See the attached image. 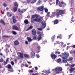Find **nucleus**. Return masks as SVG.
Returning a JSON list of instances; mask_svg holds the SVG:
<instances>
[{"mask_svg": "<svg viewBox=\"0 0 75 75\" xmlns=\"http://www.w3.org/2000/svg\"><path fill=\"white\" fill-rule=\"evenodd\" d=\"M44 10L45 13H47L48 12V9H47V8H45Z\"/></svg>", "mask_w": 75, "mask_h": 75, "instance_id": "nucleus-31", "label": "nucleus"}, {"mask_svg": "<svg viewBox=\"0 0 75 75\" xmlns=\"http://www.w3.org/2000/svg\"><path fill=\"white\" fill-rule=\"evenodd\" d=\"M36 57L37 58H40V56L38 55H36Z\"/></svg>", "mask_w": 75, "mask_h": 75, "instance_id": "nucleus-52", "label": "nucleus"}, {"mask_svg": "<svg viewBox=\"0 0 75 75\" xmlns=\"http://www.w3.org/2000/svg\"><path fill=\"white\" fill-rule=\"evenodd\" d=\"M75 65L74 64L71 65L70 66V68H73V67H74Z\"/></svg>", "mask_w": 75, "mask_h": 75, "instance_id": "nucleus-44", "label": "nucleus"}, {"mask_svg": "<svg viewBox=\"0 0 75 75\" xmlns=\"http://www.w3.org/2000/svg\"><path fill=\"white\" fill-rule=\"evenodd\" d=\"M12 28L13 30H17V31H18L19 29L18 28L16 25H13V26Z\"/></svg>", "mask_w": 75, "mask_h": 75, "instance_id": "nucleus-5", "label": "nucleus"}, {"mask_svg": "<svg viewBox=\"0 0 75 75\" xmlns=\"http://www.w3.org/2000/svg\"><path fill=\"white\" fill-rule=\"evenodd\" d=\"M37 0H33L30 3L31 4H33V3H35Z\"/></svg>", "mask_w": 75, "mask_h": 75, "instance_id": "nucleus-23", "label": "nucleus"}, {"mask_svg": "<svg viewBox=\"0 0 75 75\" xmlns=\"http://www.w3.org/2000/svg\"><path fill=\"white\" fill-rule=\"evenodd\" d=\"M34 71H33V70H30L29 71V73H33V72Z\"/></svg>", "mask_w": 75, "mask_h": 75, "instance_id": "nucleus-43", "label": "nucleus"}, {"mask_svg": "<svg viewBox=\"0 0 75 75\" xmlns=\"http://www.w3.org/2000/svg\"><path fill=\"white\" fill-rule=\"evenodd\" d=\"M42 27H43V28H45V27H46V23L45 22L42 21Z\"/></svg>", "mask_w": 75, "mask_h": 75, "instance_id": "nucleus-10", "label": "nucleus"}, {"mask_svg": "<svg viewBox=\"0 0 75 75\" xmlns=\"http://www.w3.org/2000/svg\"><path fill=\"white\" fill-rule=\"evenodd\" d=\"M59 22V21L58 19H56L53 21L54 24H57Z\"/></svg>", "mask_w": 75, "mask_h": 75, "instance_id": "nucleus-13", "label": "nucleus"}, {"mask_svg": "<svg viewBox=\"0 0 75 75\" xmlns=\"http://www.w3.org/2000/svg\"><path fill=\"white\" fill-rule=\"evenodd\" d=\"M30 1L31 0H27V3H31V2H30Z\"/></svg>", "mask_w": 75, "mask_h": 75, "instance_id": "nucleus-45", "label": "nucleus"}, {"mask_svg": "<svg viewBox=\"0 0 75 75\" xmlns=\"http://www.w3.org/2000/svg\"><path fill=\"white\" fill-rule=\"evenodd\" d=\"M38 30L39 31H42V28H38Z\"/></svg>", "mask_w": 75, "mask_h": 75, "instance_id": "nucleus-38", "label": "nucleus"}, {"mask_svg": "<svg viewBox=\"0 0 75 75\" xmlns=\"http://www.w3.org/2000/svg\"><path fill=\"white\" fill-rule=\"evenodd\" d=\"M58 2H59V0H56V5H57V4H58L59 7H62V4H61V3H60V2H59L58 3Z\"/></svg>", "mask_w": 75, "mask_h": 75, "instance_id": "nucleus-6", "label": "nucleus"}, {"mask_svg": "<svg viewBox=\"0 0 75 75\" xmlns=\"http://www.w3.org/2000/svg\"><path fill=\"white\" fill-rule=\"evenodd\" d=\"M50 12H48L47 14V17H49L50 16Z\"/></svg>", "mask_w": 75, "mask_h": 75, "instance_id": "nucleus-49", "label": "nucleus"}, {"mask_svg": "<svg viewBox=\"0 0 75 75\" xmlns=\"http://www.w3.org/2000/svg\"><path fill=\"white\" fill-rule=\"evenodd\" d=\"M2 37L3 38H9L10 37L8 35H3L2 36Z\"/></svg>", "mask_w": 75, "mask_h": 75, "instance_id": "nucleus-21", "label": "nucleus"}, {"mask_svg": "<svg viewBox=\"0 0 75 75\" xmlns=\"http://www.w3.org/2000/svg\"><path fill=\"white\" fill-rule=\"evenodd\" d=\"M56 14L55 12H53L51 15L52 17H55V15Z\"/></svg>", "mask_w": 75, "mask_h": 75, "instance_id": "nucleus-30", "label": "nucleus"}, {"mask_svg": "<svg viewBox=\"0 0 75 75\" xmlns=\"http://www.w3.org/2000/svg\"><path fill=\"white\" fill-rule=\"evenodd\" d=\"M73 60V58L72 57H69V59L67 60L68 61H72V60Z\"/></svg>", "mask_w": 75, "mask_h": 75, "instance_id": "nucleus-20", "label": "nucleus"}, {"mask_svg": "<svg viewBox=\"0 0 75 75\" xmlns=\"http://www.w3.org/2000/svg\"><path fill=\"white\" fill-rule=\"evenodd\" d=\"M40 32L39 31H38V32H37V34H40Z\"/></svg>", "mask_w": 75, "mask_h": 75, "instance_id": "nucleus-63", "label": "nucleus"}, {"mask_svg": "<svg viewBox=\"0 0 75 75\" xmlns=\"http://www.w3.org/2000/svg\"><path fill=\"white\" fill-rule=\"evenodd\" d=\"M35 70H38V67H35Z\"/></svg>", "mask_w": 75, "mask_h": 75, "instance_id": "nucleus-56", "label": "nucleus"}, {"mask_svg": "<svg viewBox=\"0 0 75 75\" xmlns=\"http://www.w3.org/2000/svg\"><path fill=\"white\" fill-rule=\"evenodd\" d=\"M59 12L60 15H62L64 13H65V11L64 10H59Z\"/></svg>", "mask_w": 75, "mask_h": 75, "instance_id": "nucleus-7", "label": "nucleus"}, {"mask_svg": "<svg viewBox=\"0 0 75 75\" xmlns=\"http://www.w3.org/2000/svg\"><path fill=\"white\" fill-rule=\"evenodd\" d=\"M12 33L14 35H16L17 34V32L15 31H12Z\"/></svg>", "mask_w": 75, "mask_h": 75, "instance_id": "nucleus-28", "label": "nucleus"}, {"mask_svg": "<svg viewBox=\"0 0 75 75\" xmlns=\"http://www.w3.org/2000/svg\"><path fill=\"white\" fill-rule=\"evenodd\" d=\"M57 38H61L62 37V35L61 34H59L58 36L57 37Z\"/></svg>", "mask_w": 75, "mask_h": 75, "instance_id": "nucleus-35", "label": "nucleus"}, {"mask_svg": "<svg viewBox=\"0 0 75 75\" xmlns=\"http://www.w3.org/2000/svg\"><path fill=\"white\" fill-rule=\"evenodd\" d=\"M74 68H71L70 69V72H73L74 71Z\"/></svg>", "mask_w": 75, "mask_h": 75, "instance_id": "nucleus-32", "label": "nucleus"}, {"mask_svg": "<svg viewBox=\"0 0 75 75\" xmlns=\"http://www.w3.org/2000/svg\"><path fill=\"white\" fill-rule=\"evenodd\" d=\"M59 15H60V13H59V12H56V15L55 16L57 17H58L59 16Z\"/></svg>", "mask_w": 75, "mask_h": 75, "instance_id": "nucleus-16", "label": "nucleus"}, {"mask_svg": "<svg viewBox=\"0 0 75 75\" xmlns=\"http://www.w3.org/2000/svg\"><path fill=\"white\" fill-rule=\"evenodd\" d=\"M41 35H42L40 34L38 36V38H42V37H41Z\"/></svg>", "mask_w": 75, "mask_h": 75, "instance_id": "nucleus-51", "label": "nucleus"}, {"mask_svg": "<svg viewBox=\"0 0 75 75\" xmlns=\"http://www.w3.org/2000/svg\"><path fill=\"white\" fill-rule=\"evenodd\" d=\"M7 62L6 61H4V64L5 65H6V64H7Z\"/></svg>", "mask_w": 75, "mask_h": 75, "instance_id": "nucleus-48", "label": "nucleus"}, {"mask_svg": "<svg viewBox=\"0 0 75 75\" xmlns=\"http://www.w3.org/2000/svg\"><path fill=\"white\" fill-rule=\"evenodd\" d=\"M54 53L55 54H60V52H57V51H56Z\"/></svg>", "mask_w": 75, "mask_h": 75, "instance_id": "nucleus-34", "label": "nucleus"}, {"mask_svg": "<svg viewBox=\"0 0 75 75\" xmlns=\"http://www.w3.org/2000/svg\"><path fill=\"white\" fill-rule=\"evenodd\" d=\"M4 61L3 59V58H1L0 59V62H3Z\"/></svg>", "mask_w": 75, "mask_h": 75, "instance_id": "nucleus-37", "label": "nucleus"}, {"mask_svg": "<svg viewBox=\"0 0 75 75\" xmlns=\"http://www.w3.org/2000/svg\"><path fill=\"white\" fill-rule=\"evenodd\" d=\"M19 54L20 55V58H23V56H24L23 53L19 52Z\"/></svg>", "mask_w": 75, "mask_h": 75, "instance_id": "nucleus-15", "label": "nucleus"}, {"mask_svg": "<svg viewBox=\"0 0 75 75\" xmlns=\"http://www.w3.org/2000/svg\"><path fill=\"white\" fill-rule=\"evenodd\" d=\"M30 29L29 28H28L26 30V31H29L30 30Z\"/></svg>", "mask_w": 75, "mask_h": 75, "instance_id": "nucleus-55", "label": "nucleus"}, {"mask_svg": "<svg viewBox=\"0 0 75 75\" xmlns=\"http://www.w3.org/2000/svg\"><path fill=\"white\" fill-rule=\"evenodd\" d=\"M40 48L41 47L40 46H38L37 47V48L38 49V50H40Z\"/></svg>", "mask_w": 75, "mask_h": 75, "instance_id": "nucleus-50", "label": "nucleus"}, {"mask_svg": "<svg viewBox=\"0 0 75 75\" xmlns=\"http://www.w3.org/2000/svg\"><path fill=\"white\" fill-rule=\"evenodd\" d=\"M3 5L4 6V7H7V4L5 3H3Z\"/></svg>", "mask_w": 75, "mask_h": 75, "instance_id": "nucleus-40", "label": "nucleus"}, {"mask_svg": "<svg viewBox=\"0 0 75 75\" xmlns=\"http://www.w3.org/2000/svg\"><path fill=\"white\" fill-rule=\"evenodd\" d=\"M60 43H62V42L57 41L56 43H54V45H56V44H60Z\"/></svg>", "mask_w": 75, "mask_h": 75, "instance_id": "nucleus-42", "label": "nucleus"}, {"mask_svg": "<svg viewBox=\"0 0 75 75\" xmlns=\"http://www.w3.org/2000/svg\"><path fill=\"white\" fill-rule=\"evenodd\" d=\"M0 55H1V56L3 57L4 58H6V57L4 55H3V54L2 53H0Z\"/></svg>", "mask_w": 75, "mask_h": 75, "instance_id": "nucleus-29", "label": "nucleus"}, {"mask_svg": "<svg viewBox=\"0 0 75 75\" xmlns=\"http://www.w3.org/2000/svg\"><path fill=\"white\" fill-rule=\"evenodd\" d=\"M24 23H25V24H27L29 23V22H28V20L25 19L24 21Z\"/></svg>", "mask_w": 75, "mask_h": 75, "instance_id": "nucleus-18", "label": "nucleus"}, {"mask_svg": "<svg viewBox=\"0 0 75 75\" xmlns=\"http://www.w3.org/2000/svg\"><path fill=\"white\" fill-rule=\"evenodd\" d=\"M50 56L52 59H55L57 57V55L55 54H51Z\"/></svg>", "mask_w": 75, "mask_h": 75, "instance_id": "nucleus-8", "label": "nucleus"}, {"mask_svg": "<svg viewBox=\"0 0 75 75\" xmlns=\"http://www.w3.org/2000/svg\"><path fill=\"white\" fill-rule=\"evenodd\" d=\"M23 10H22L21 11L20 14H21L22 13H23Z\"/></svg>", "mask_w": 75, "mask_h": 75, "instance_id": "nucleus-58", "label": "nucleus"}, {"mask_svg": "<svg viewBox=\"0 0 75 75\" xmlns=\"http://www.w3.org/2000/svg\"><path fill=\"white\" fill-rule=\"evenodd\" d=\"M5 46L6 48V49H7V48H10V45H8V44H6Z\"/></svg>", "mask_w": 75, "mask_h": 75, "instance_id": "nucleus-22", "label": "nucleus"}, {"mask_svg": "<svg viewBox=\"0 0 75 75\" xmlns=\"http://www.w3.org/2000/svg\"><path fill=\"white\" fill-rule=\"evenodd\" d=\"M11 63L12 65H14V62L13 61L11 62Z\"/></svg>", "mask_w": 75, "mask_h": 75, "instance_id": "nucleus-46", "label": "nucleus"}, {"mask_svg": "<svg viewBox=\"0 0 75 75\" xmlns=\"http://www.w3.org/2000/svg\"><path fill=\"white\" fill-rule=\"evenodd\" d=\"M71 36H72V34H71L70 35H69V38H71Z\"/></svg>", "mask_w": 75, "mask_h": 75, "instance_id": "nucleus-62", "label": "nucleus"}, {"mask_svg": "<svg viewBox=\"0 0 75 75\" xmlns=\"http://www.w3.org/2000/svg\"><path fill=\"white\" fill-rule=\"evenodd\" d=\"M24 57L26 58H28L29 57V55L26 54H24Z\"/></svg>", "mask_w": 75, "mask_h": 75, "instance_id": "nucleus-25", "label": "nucleus"}, {"mask_svg": "<svg viewBox=\"0 0 75 75\" xmlns=\"http://www.w3.org/2000/svg\"><path fill=\"white\" fill-rule=\"evenodd\" d=\"M69 53L67 52H65L62 53L59 56L62 57L63 59H66V58H67L69 56Z\"/></svg>", "mask_w": 75, "mask_h": 75, "instance_id": "nucleus-2", "label": "nucleus"}, {"mask_svg": "<svg viewBox=\"0 0 75 75\" xmlns=\"http://www.w3.org/2000/svg\"><path fill=\"white\" fill-rule=\"evenodd\" d=\"M14 61L15 63H17V59H14Z\"/></svg>", "mask_w": 75, "mask_h": 75, "instance_id": "nucleus-53", "label": "nucleus"}, {"mask_svg": "<svg viewBox=\"0 0 75 75\" xmlns=\"http://www.w3.org/2000/svg\"><path fill=\"white\" fill-rule=\"evenodd\" d=\"M27 40L28 41V42H31L33 40V39H31V38H28Z\"/></svg>", "mask_w": 75, "mask_h": 75, "instance_id": "nucleus-24", "label": "nucleus"}, {"mask_svg": "<svg viewBox=\"0 0 75 75\" xmlns=\"http://www.w3.org/2000/svg\"><path fill=\"white\" fill-rule=\"evenodd\" d=\"M37 10L40 11H42L44 10V6H42L38 7L37 8Z\"/></svg>", "mask_w": 75, "mask_h": 75, "instance_id": "nucleus-4", "label": "nucleus"}, {"mask_svg": "<svg viewBox=\"0 0 75 75\" xmlns=\"http://www.w3.org/2000/svg\"><path fill=\"white\" fill-rule=\"evenodd\" d=\"M61 61V58H59L57 59V62L59 63V62H60Z\"/></svg>", "mask_w": 75, "mask_h": 75, "instance_id": "nucleus-27", "label": "nucleus"}, {"mask_svg": "<svg viewBox=\"0 0 75 75\" xmlns=\"http://www.w3.org/2000/svg\"><path fill=\"white\" fill-rule=\"evenodd\" d=\"M13 10L14 12L17 11V7L14 6L13 8Z\"/></svg>", "mask_w": 75, "mask_h": 75, "instance_id": "nucleus-19", "label": "nucleus"}, {"mask_svg": "<svg viewBox=\"0 0 75 75\" xmlns=\"http://www.w3.org/2000/svg\"><path fill=\"white\" fill-rule=\"evenodd\" d=\"M61 3L62 5H65V6H66V4H65V3L64 2L62 1L61 2Z\"/></svg>", "mask_w": 75, "mask_h": 75, "instance_id": "nucleus-39", "label": "nucleus"}, {"mask_svg": "<svg viewBox=\"0 0 75 75\" xmlns=\"http://www.w3.org/2000/svg\"><path fill=\"white\" fill-rule=\"evenodd\" d=\"M24 66L26 67H28V65H27V64H25Z\"/></svg>", "mask_w": 75, "mask_h": 75, "instance_id": "nucleus-59", "label": "nucleus"}, {"mask_svg": "<svg viewBox=\"0 0 75 75\" xmlns=\"http://www.w3.org/2000/svg\"><path fill=\"white\" fill-rule=\"evenodd\" d=\"M33 26L31 25L29 27V29L31 30V29H32V28H33Z\"/></svg>", "mask_w": 75, "mask_h": 75, "instance_id": "nucleus-47", "label": "nucleus"}, {"mask_svg": "<svg viewBox=\"0 0 75 75\" xmlns=\"http://www.w3.org/2000/svg\"><path fill=\"white\" fill-rule=\"evenodd\" d=\"M0 22L1 23H2V24H3L4 25H6V23H5L4 21V20H3V19L1 20Z\"/></svg>", "mask_w": 75, "mask_h": 75, "instance_id": "nucleus-17", "label": "nucleus"}, {"mask_svg": "<svg viewBox=\"0 0 75 75\" xmlns=\"http://www.w3.org/2000/svg\"><path fill=\"white\" fill-rule=\"evenodd\" d=\"M8 69H11V65H10V64H8Z\"/></svg>", "mask_w": 75, "mask_h": 75, "instance_id": "nucleus-26", "label": "nucleus"}, {"mask_svg": "<svg viewBox=\"0 0 75 75\" xmlns=\"http://www.w3.org/2000/svg\"><path fill=\"white\" fill-rule=\"evenodd\" d=\"M14 44L15 45H19V42H18V41L17 40H16L14 42Z\"/></svg>", "mask_w": 75, "mask_h": 75, "instance_id": "nucleus-14", "label": "nucleus"}, {"mask_svg": "<svg viewBox=\"0 0 75 75\" xmlns=\"http://www.w3.org/2000/svg\"><path fill=\"white\" fill-rule=\"evenodd\" d=\"M12 20H13V23H17V20L16 19V18H15V16H13Z\"/></svg>", "mask_w": 75, "mask_h": 75, "instance_id": "nucleus-11", "label": "nucleus"}, {"mask_svg": "<svg viewBox=\"0 0 75 75\" xmlns=\"http://www.w3.org/2000/svg\"><path fill=\"white\" fill-rule=\"evenodd\" d=\"M73 48H75V45H73Z\"/></svg>", "mask_w": 75, "mask_h": 75, "instance_id": "nucleus-64", "label": "nucleus"}, {"mask_svg": "<svg viewBox=\"0 0 75 75\" xmlns=\"http://www.w3.org/2000/svg\"><path fill=\"white\" fill-rule=\"evenodd\" d=\"M14 5L15 6H16V7H18V4H17V2H15V3L14 4Z\"/></svg>", "mask_w": 75, "mask_h": 75, "instance_id": "nucleus-33", "label": "nucleus"}, {"mask_svg": "<svg viewBox=\"0 0 75 75\" xmlns=\"http://www.w3.org/2000/svg\"><path fill=\"white\" fill-rule=\"evenodd\" d=\"M42 38H38V41H40V40H41Z\"/></svg>", "mask_w": 75, "mask_h": 75, "instance_id": "nucleus-57", "label": "nucleus"}, {"mask_svg": "<svg viewBox=\"0 0 75 75\" xmlns=\"http://www.w3.org/2000/svg\"><path fill=\"white\" fill-rule=\"evenodd\" d=\"M32 33L33 35H36L37 34V33H36V30L34 29L32 30Z\"/></svg>", "mask_w": 75, "mask_h": 75, "instance_id": "nucleus-9", "label": "nucleus"}, {"mask_svg": "<svg viewBox=\"0 0 75 75\" xmlns=\"http://www.w3.org/2000/svg\"><path fill=\"white\" fill-rule=\"evenodd\" d=\"M62 61L64 63L67 62V60L63 59L62 60Z\"/></svg>", "mask_w": 75, "mask_h": 75, "instance_id": "nucleus-36", "label": "nucleus"}, {"mask_svg": "<svg viewBox=\"0 0 75 75\" xmlns=\"http://www.w3.org/2000/svg\"><path fill=\"white\" fill-rule=\"evenodd\" d=\"M54 71H55L56 73L57 74H58L60 73V71H62V68L60 67L55 68L54 69Z\"/></svg>", "mask_w": 75, "mask_h": 75, "instance_id": "nucleus-3", "label": "nucleus"}, {"mask_svg": "<svg viewBox=\"0 0 75 75\" xmlns=\"http://www.w3.org/2000/svg\"><path fill=\"white\" fill-rule=\"evenodd\" d=\"M39 17V15L35 14V15H33L31 17V22L32 23H34L35 21H36L37 23L42 21V18L41 17L40 18Z\"/></svg>", "mask_w": 75, "mask_h": 75, "instance_id": "nucleus-1", "label": "nucleus"}, {"mask_svg": "<svg viewBox=\"0 0 75 75\" xmlns=\"http://www.w3.org/2000/svg\"><path fill=\"white\" fill-rule=\"evenodd\" d=\"M25 43L26 44H28V41H25Z\"/></svg>", "mask_w": 75, "mask_h": 75, "instance_id": "nucleus-61", "label": "nucleus"}, {"mask_svg": "<svg viewBox=\"0 0 75 75\" xmlns=\"http://www.w3.org/2000/svg\"><path fill=\"white\" fill-rule=\"evenodd\" d=\"M73 2H74L73 1V0H70L69 3H71V4H72Z\"/></svg>", "mask_w": 75, "mask_h": 75, "instance_id": "nucleus-41", "label": "nucleus"}, {"mask_svg": "<svg viewBox=\"0 0 75 75\" xmlns=\"http://www.w3.org/2000/svg\"><path fill=\"white\" fill-rule=\"evenodd\" d=\"M31 58H34V57H35V52L33 51L32 52H31Z\"/></svg>", "mask_w": 75, "mask_h": 75, "instance_id": "nucleus-12", "label": "nucleus"}, {"mask_svg": "<svg viewBox=\"0 0 75 75\" xmlns=\"http://www.w3.org/2000/svg\"><path fill=\"white\" fill-rule=\"evenodd\" d=\"M9 58H7V59L6 60V61L8 62V60H9Z\"/></svg>", "mask_w": 75, "mask_h": 75, "instance_id": "nucleus-54", "label": "nucleus"}, {"mask_svg": "<svg viewBox=\"0 0 75 75\" xmlns=\"http://www.w3.org/2000/svg\"><path fill=\"white\" fill-rule=\"evenodd\" d=\"M18 11L19 13H20V12L21 11V10H20V9H18Z\"/></svg>", "mask_w": 75, "mask_h": 75, "instance_id": "nucleus-60", "label": "nucleus"}]
</instances>
